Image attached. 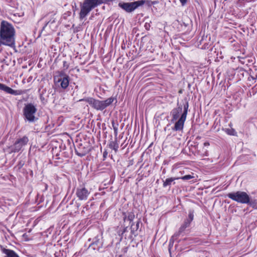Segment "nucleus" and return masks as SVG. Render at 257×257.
Wrapping results in <instances>:
<instances>
[{
  "instance_id": "f257e3e1",
  "label": "nucleus",
  "mask_w": 257,
  "mask_h": 257,
  "mask_svg": "<svg viewBox=\"0 0 257 257\" xmlns=\"http://www.w3.org/2000/svg\"><path fill=\"white\" fill-rule=\"evenodd\" d=\"M189 103L187 99L182 101V104L177 103V107L173 108L171 111V115L172 118L171 121L178 120L175 123L173 130L175 131H180L183 130L185 121L188 111Z\"/></svg>"
},
{
  "instance_id": "f03ea898",
  "label": "nucleus",
  "mask_w": 257,
  "mask_h": 257,
  "mask_svg": "<svg viewBox=\"0 0 257 257\" xmlns=\"http://www.w3.org/2000/svg\"><path fill=\"white\" fill-rule=\"evenodd\" d=\"M16 31L14 26L3 20L0 25V44L12 48L15 47Z\"/></svg>"
},
{
  "instance_id": "7ed1b4c3",
  "label": "nucleus",
  "mask_w": 257,
  "mask_h": 257,
  "mask_svg": "<svg viewBox=\"0 0 257 257\" xmlns=\"http://www.w3.org/2000/svg\"><path fill=\"white\" fill-rule=\"evenodd\" d=\"M115 99L113 97H110L104 100H100L92 97H87L80 99L79 101H85L89 103L91 107L96 110L102 111L109 106Z\"/></svg>"
},
{
  "instance_id": "20e7f679",
  "label": "nucleus",
  "mask_w": 257,
  "mask_h": 257,
  "mask_svg": "<svg viewBox=\"0 0 257 257\" xmlns=\"http://www.w3.org/2000/svg\"><path fill=\"white\" fill-rule=\"evenodd\" d=\"M44 19L45 24L41 31V34L44 33V35L50 33L56 28V13L52 12L46 15L41 20Z\"/></svg>"
},
{
  "instance_id": "39448f33",
  "label": "nucleus",
  "mask_w": 257,
  "mask_h": 257,
  "mask_svg": "<svg viewBox=\"0 0 257 257\" xmlns=\"http://www.w3.org/2000/svg\"><path fill=\"white\" fill-rule=\"evenodd\" d=\"M79 7V19L80 20H83L97 6L95 0H84L80 3Z\"/></svg>"
},
{
  "instance_id": "423d86ee",
  "label": "nucleus",
  "mask_w": 257,
  "mask_h": 257,
  "mask_svg": "<svg viewBox=\"0 0 257 257\" xmlns=\"http://www.w3.org/2000/svg\"><path fill=\"white\" fill-rule=\"evenodd\" d=\"M227 196L231 200L241 204H250V198L245 192L238 191L229 193Z\"/></svg>"
},
{
  "instance_id": "0eeeda50",
  "label": "nucleus",
  "mask_w": 257,
  "mask_h": 257,
  "mask_svg": "<svg viewBox=\"0 0 257 257\" xmlns=\"http://www.w3.org/2000/svg\"><path fill=\"white\" fill-rule=\"evenodd\" d=\"M37 111V109L33 104L30 103L26 104L23 110L25 119L29 122L36 121L38 119L35 116Z\"/></svg>"
},
{
  "instance_id": "6e6552de",
  "label": "nucleus",
  "mask_w": 257,
  "mask_h": 257,
  "mask_svg": "<svg viewBox=\"0 0 257 257\" xmlns=\"http://www.w3.org/2000/svg\"><path fill=\"white\" fill-rule=\"evenodd\" d=\"M145 3V0H140L131 3L120 2L118 7L128 13L134 12L139 7L142 6Z\"/></svg>"
},
{
  "instance_id": "1a4fd4ad",
  "label": "nucleus",
  "mask_w": 257,
  "mask_h": 257,
  "mask_svg": "<svg viewBox=\"0 0 257 257\" xmlns=\"http://www.w3.org/2000/svg\"><path fill=\"white\" fill-rule=\"evenodd\" d=\"M29 139L27 136L18 139L13 145L10 147L11 152L18 153L21 151L23 148L27 145Z\"/></svg>"
},
{
  "instance_id": "9d476101",
  "label": "nucleus",
  "mask_w": 257,
  "mask_h": 257,
  "mask_svg": "<svg viewBox=\"0 0 257 257\" xmlns=\"http://www.w3.org/2000/svg\"><path fill=\"white\" fill-rule=\"evenodd\" d=\"M90 193V191L83 186L78 187L76 191V195L79 200H86Z\"/></svg>"
},
{
  "instance_id": "9b49d317",
  "label": "nucleus",
  "mask_w": 257,
  "mask_h": 257,
  "mask_svg": "<svg viewBox=\"0 0 257 257\" xmlns=\"http://www.w3.org/2000/svg\"><path fill=\"white\" fill-rule=\"evenodd\" d=\"M190 225L187 224V223H185L184 222L183 224L180 227L179 231L175 233L171 238L169 241V251L171 249V248L173 246V243L174 241L177 240L178 237L180 236V234L184 232L185 229L188 227Z\"/></svg>"
},
{
  "instance_id": "f8f14e48",
  "label": "nucleus",
  "mask_w": 257,
  "mask_h": 257,
  "mask_svg": "<svg viewBox=\"0 0 257 257\" xmlns=\"http://www.w3.org/2000/svg\"><path fill=\"white\" fill-rule=\"evenodd\" d=\"M54 81L55 83H60L61 87L63 89H66L69 84V77L64 78L54 77Z\"/></svg>"
},
{
  "instance_id": "ddd939ff",
  "label": "nucleus",
  "mask_w": 257,
  "mask_h": 257,
  "mask_svg": "<svg viewBox=\"0 0 257 257\" xmlns=\"http://www.w3.org/2000/svg\"><path fill=\"white\" fill-rule=\"evenodd\" d=\"M75 151L78 156L83 157L89 152V149L88 147H85L82 144H80L75 148Z\"/></svg>"
},
{
  "instance_id": "4468645a",
  "label": "nucleus",
  "mask_w": 257,
  "mask_h": 257,
  "mask_svg": "<svg viewBox=\"0 0 257 257\" xmlns=\"http://www.w3.org/2000/svg\"><path fill=\"white\" fill-rule=\"evenodd\" d=\"M2 252L6 255L5 257H19V255L13 250L7 249L3 246H1Z\"/></svg>"
},
{
  "instance_id": "2eb2a0df",
  "label": "nucleus",
  "mask_w": 257,
  "mask_h": 257,
  "mask_svg": "<svg viewBox=\"0 0 257 257\" xmlns=\"http://www.w3.org/2000/svg\"><path fill=\"white\" fill-rule=\"evenodd\" d=\"M0 90H3L8 94H11L15 95L18 94L17 90H14V89H12L11 88L7 86L5 84L1 83H0Z\"/></svg>"
},
{
  "instance_id": "dca6fc26",
  "label": "nucleus",
  "mask_w": 257,
  "mask_h": 257,
  "mask_svg": "<svg viewBox=\"0 0 257 257\" xmlns=\"http://www.w3.org/2000/svg\"><path fill=\"white\" fill-rule=\"evenodd\" d=\"M135 214L133 212H129L127 214L124 213L123 214V220L129 221L130 223H131L135 218Z\"/></svg>"
},
{
  "instance_id": "f3484780",
  "label": "nucleus",
  "mask_w": 257,
  "mask_h": 257,
  "mask_svg": "<svg viewBox=\"0 0 257 257\" xmlns=\"http://www.w3.org/2000/svg\"><path fill=\"white\" fill-rule=\"evenodd\" d=\"M109 147L114 150L115 152H117L118 151V149L119 148L118 144L117 142V140H114V141H111L109 143Z\"/></svg>"
},
{
  "instance_id": "a211bd4d",
  "label": "nucleus",
  "mask_w": 257,
  "mask_h": 257,
  "mask_svg": "<svg viewBox=\"0 0 257 257\" xmlns=\"http://www.w3.org/2000/svg\"><path fill=\"white\" fill-rule=\"evenodd\" d=\"M194 219V211L192 210H189L188 217L185 220L184 222L187 223L188 225H190L191 222Z\"/></svg>"
},
{
  "instance_id": "6ab92c4d",
  "label": "nucleus",
  "mask_w": 257,
  "mask_h": 257,
  "mask_svg": "<svg viewBox=\"0 0 257 257\" xmlns=\"http://www.w3.org/2000/svg\"><path fill=\"white\" fill-rule=\"evenodd\" d=\"M177 179H179V178H170L166 179L165 181H163V187H166L168 186H171L174 181Z\"/></svg>"
},
{
  "instance_id": "aec40b11",
  "label": "nucleus",
  "mask_w": 257,
  "mask_h": 257,
  "mask_svg": "<svg viewBox=\"0 0 257 257\" xmlns=\"http://www.w3.org/2000/svg\"><path fill=\"white\" fill-rule=\"evenodd\" d=\"M140 226V221H137L136 224L134 223H132L131 225V229L132 233L134 234L136 231H137L139 228Z\"/></svg>"
},
{
  "instance_id": "412c9836",
  "label": "nucleus",
  "mask_w": 257,
  "mask_h": 257,
  "mask_svg": "<svg viewBox=\"0 0 257 257\" xmlns=\"http://www.w3.org/2000/svg\"><path fill=\"white\" fill-rule=\"evenodd\" d=\"M115 0H95L96 3L97 7L102 4L110 5L111 2L114 1Z\"/></svg>"
},
{
  "instance_id": "4be33fe9",
  "label": "nucleus",
  "mask_w": 257,
  "mask_h": 257,
  "mask_svg": "<svg viewBox=\"0 0 257 257\" xmlns=\"http://www.w3.org/2000/svg\"><path fill=\"white\" fill-rule=\"evenodd\" d=\"M57 73H58V75L56 76H54V77H57V79L58 78H64V77H69L63 71H58Z\"/></svg>"
},
{
  "instance_id": "5701e85b",
  "label": "nucleus",
  "mask_w": 257,
  "mask_h": 257,
  "mask_svg": "<svg viewBox=\"0 0 257 257\" xmlns=\"http://www.w3.org/2000/svg\"><path fill=\"white\" fill-rule=\"evenodd\" d=\"M193 177L190 175H185L181 178H179V179H181L183 180H188L192 179Z\"/></svg>"
},
{
  "instance_id": "b1692460",
  "label": "nucleus",
  "mask_w": 257,
  "mask_h": 257,
  "mask_svg": "<svg viewBox=\"0 0 257 257\" xmlns=\"http://www.w3.org/2000/svg\"><path fill=\"white\" fill-rule=\"evenodd\" d=\"M114 134L115 140H117V133H118V127H114Z\"/></svg>"
},
{
  "instance_id": "393cba45",
  "label": "nucleus",
  "mask_w": 257,
  "mask_h": 257,
  "mask_svg": "<svg viewBox=\"0 0 257 257\" xmlns=\"http://www.w3.org/2000/svg\"><path fill=\"white\" fill-rule=\"evenodd\" d=\"M227 133L229 135H233V133L232 132H234V130H229V129H227L226 130V131Z\"/></svg>"
},
{
  "instance_id": "a878e982",
  "label": "nucleus",
  "mask_w": 257,
  "mask_h": 257,
  "mask_svg": "<svg viewBox=\"0 0 257 257\" xmlns=\"http://www.w3.org/2000/svg\"><path fill=\"white\" fill-rule=\"evenodd\" d=\"M238 59H239V61L242 63V64H244V61H243L244 60V58L243 57H238Z\"/></svg>"
},
{
  "instance_id": "bb28decb",
  "label": "nucleus",
  "mask_w": 257,
  "mask_h": 257,
  "mask_svg": "<svg viewBox=\"0 0 257 257\" xmlns=\"http://www.w3.org/2000/svg\"><path fill=\"white\" fill-rule=\"evenodd\" d=\"M179 1L181 2L182 6H184L187 3V0H179Z\"/></svg>"
},
{
  "instance_id": "cd10ccee",
  "label": "nucleus",
  "mask_w": 257,
  "mask_h": 257,
  "mask_svg": "<svg viewBox=\"0 0 257 257\" xmlns=\"http://www.w3.org/2000/svg\"><path fill=\"white\" fill-rule=\"evenodd\" d=\"M63 66L64 67H65V68L67 69H68L69 66L67 64V62L66 61H64L63 62Z\"/></svg>"
},
{
  "instance_id": "c85d7f7f",
  "label": "nucleus",
  "mask_w": 257,
  "mask_h": 257,
  "mask_svg": "<svg viewBox=\"0 0 257 257\" xmlns=\"http://www.w3.org/2000/svg\"><path fill=\"white\" fill-rule=\"evenodd\" d=\"M40 99H41V101L43 102H44V101H45V98L42 95V94H41V95H40Z\"/></svg>"
},
{
  "instance_id": "c756f323",
  "label": "nucleus",
  "mask_w": 257,
  "mask_h": 257,
  "mask_svg": "<svg viewBox=\"0 0 257 257\" xmlns=\"http://www.w3.org/2000/svg\"><path fill=\"white\" fill-rule=\"evenodd\" d=\"M112 127H113V128L114 129V127H117L118 124L115 125V123H114V122L113 121V122H112Z\"/></svg>"
},
{
  "instance_id": "7c9ffc66",
  "label": "nucleus",
  "mask_w": 257,
  "mask_h": 257,
  "mask_svg": "<svg viewBox=\"0 0 257 257\" xmlns=\"http://www.w3.org/2000/svg\"><path fill=\"white\" fill-rule=\"evenodd\" d=\"M190 240V239H189V238H184V239L183 240V241H184V240ZM182 240H179L178 241V243H181V242H182Z\"/></svg>"
},
{
  "instance_id": "2f4dec72",
  "label": "nucleus",
  "mask_w": 257,
  "mask_h": 257,
  "mask_svg": "<svg viewBox=\"0 0 257 257\" xmlns=\"http://www.w3.org/2000/svg\"><path fill=\"white\" fill-rule=\"evenodd\" d=\"M107 153L106 152H104L103 153V157L105 158L106 156H107Z\"/></svg>"
},
{
  "instance_id": "473e14b6",
  "label": "nucleus",
  "mask_w": 257,
  "mask_h": 257,
  "mask_svg": "<svg viewBox=\"0 0 257 257\" xmlns=\"http://www.w3.org/2000/svg\"><path fill=\"white\" fill-rule=\"evenodd\" d=\"M145 27H146V29H148V27H150V25H149V24H147L146 23V24H145Z\"/></svg>"
},
{
  "instance_id": "72a5a7b5",
  "label": "nucleus",
  "mask_w": 257,
  "mask_h": 257,
  "mask_svg": "<svg viewBox=\"0 0 257 257\" xmlns=\"http://www.w3.org/2000/svg\"><path fill=\"white\" fill-rule=\"evenodd\" d=\"M184 25H185V27H187L188 25V24H186L185 23H183Z\"/></svg>"
},
{
  "instance_id": "f704fd0d",
  "label": "nucleus",
  "mask_w": 257,
  "mask_h": 257,
  "mask_svg": "<svg viewBox=\"0 0 257 257\" xmlns=\"http://www.w3.org/2000/svg\"><path fill=\"white\" fill-rule=\"evenodd\" d=\"M204 145H209V143H204Z\"/></svg>"
},
{
  "instance_id": "c9c22d12",
  "label": "nucleus",
  "mask_w": 257,
  "mask_h": 257,
  "mask_svg": "<svg viewBox=\"0 0 257 257\" xmlns=\"http://www.w3.org/2000/svg\"><path fill=\"white\" fill-rule=\"evenodd\" d=\"M47 189V185L45 184V190Z\"/></svg>"
}]
</instances>
